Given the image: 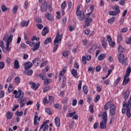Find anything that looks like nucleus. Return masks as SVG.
Here are the masks:
<instances>
[{"label": "nucleus", "mask_w": 131, "mask_h": 131, "mask_svg": "<svg viewBox=\"0 0 131 131\" xmlns=\"http://www.w3.org/2000/svg\"><path fill=\"white\" fill-rule=\"evenodd\" d=\"M109 108L110 115L112 116L115 115V112H116V106L114 105V103H112L111 101H108L104 106V109L105 111L108 110Z\"/></svg>", "instance_id": "nucleus-1"}, {"label": "nucleus", "mask_w": 131, "mask_h": 131, "mask_svg": "<svg viewBox=\"0 0 131 131\" xmlns=\"http://www.w3.org/2000/svg\"><path fill=\"white\" fill-rule=\"evenodd\" d=\"M63 38V35L62 34H61L60 35V33L57 32L56 34V36L55 37V38L54 41V49L53 50V53H56L57 50H58V48L59 47V44L56 43H60L61 40H62V39Z\"/></svg>", "instance_id": "nucleus-2"}, {"label": "nucleus", "mask_w": 131, "mask_h": 131, "mask_svg": "<svg viewBox=\"0 0 131 131\" xmlns=\"http://www.w3.org/2000/svg\"><path fill=\"white\" fill-rule=\"evenodd\" d=\"M107 112H104L102 115V120L100 122V126L101 129H104L107 127Z\"/></svg>", "instance_id": "nucleus-3"}, {"label": "nucleus", "mask_w": 131, "mask_h": 131, "mask_svg": "<svg viewBox=\"0 0 131 131\" xmlns=\"http://www.w3.org/2000/svg\"><path fill=\"white\" fill-rule=\"evenodd\" d=\"M13 95H15L14 98L15 99H18V100H22L24 98V92L21 90H14L13 92Z\"/></svg>", "instance_id": "nucleus-4"}, {"label": "nucleus", "mask_w": 131, "mask_h": 131, "mask_svg": "<svg viewBox=\"0 0 131 131\" xmlns=\"http://www.w3.org/2000/svg\"><path fill=\"white\" fill-rule=\"evenodd\" d=\"M118 60L119 63H121L122 65H126L127 64V58H125L124 54L120 53L118 57Z\"/></svg>", "instance_id": "nucleus-5"}, {"label": "nucleus", "mask_w": 131, "mask_h": 131, "mask_svg": "<svg viewBox=\"0 0 131 131\" xmlns=\"http://www.w3.org/2000/svg\"><path fill=\"white\" fill-rule=\"evenodd\" d=\"M40 78H41L42 80H44V85H48L50 84V83L52 82V79H49L47 78V76L44 74H40L39 76Z\"/></svg>", "instance_id": "nucleus-6"}, {"label": "nucleus", "mask_w": 131, "mask_h": 131, "mask_svg": "<svg viewBox=\"0 0 131 131\" xmlns=\"http://www.w3.org/2000/svg\"><path fill=\"white\" fill-rule=\"evenodd\" d=\"M76 15H77V17H78V19L80 21H82L83 19H84V13L81 11H78L76 12Z\"/></svg>", "instance_id": "nucleus-7"}, {"label": "nucleus", "mask_w": 131, "mask_h": 131, "mask_svg": "<svg viewBox=\"0 0 131 131\" xmlns=\"http://www.w3.org/2000/svg\"><path fill=\"white\" fill-rule=\"evenodd\" d=\"M101 41L102 47L104 50H106L108 47V43H107V40L106 39V38L102 37Z\"/></svg>", "instance_id": "nucleus-8"}, {"label": "nucleus", "mask_w": 131, "mask_h": 131, "mask_svg": "<svg viewBox=\"0 0 131 131\" xmlns=\"http://www.w3.org/2000/svg\"><path fill=\"white\" fill-rule=\"evenodd\" d=\"M29 84H31V89L34 90V91H37L38 90V88H39V83H35L33 82H29Z\"/></svg>", "instance_id": "nucleus-9"}, {"label": "nucleus", "mask_w": 131, "mask_h": 131, "mask_svg": "<svg viewBox=\"0 0 131 131\" xmlns=\"http://www.w3.org/2000/svg\"><path fill=\"white\" fill-rule=\"evenodd\" d=\"M32 67V63L30 61L26 62L24 63V68L25 70H29Z\"/></svg>", "instance_id": "nucleus-10"}, {"label": "nucleus", "mask_w": 131, "mask_h": 131, "mask_svg": "<svg viewBox=\"0 0 131 131\" xmlns=\"http://www.w3.org/2000/svg\"><path fill=\"white\" fill-rule=\"evenodd\" d=\"M48 10V4L47 2H44L41 6V11L42 12H47Z\"/></svg>", "instance_id": "nucleus-11"}, {"label": "nucleus", "mask_w": 131, "mask_h": 131, "mask_svg": "<svg viewBox=\"0 0 131 131\" xmlns=\"http://www.w3.org/2000/svg\"><path fill=\"white\" fill-rule=\"evenodd\" d=\"M29 22H30L29 20H23L20 23V26L21 27H28V25H29Z\"/></svg>", "instance_id": "nucleus-12"}, {"label": "nucleus", "mask_w": 131, "mask_h": 131, "mask_svg": "<svg viewBox=\"0 0 131 131\" xmlns=\"http://www.w3.org/2000/svg\"><path fill=\"white\" fill-rule=\"evenodd\" d=\"M128 82H129V78H128V76H126L125 75L124 76V79H123L122 84H123V85H125L127 84Z\"/></svg>", "instance_id": "nucleus-13"}, {"label": "nucleus", "mask_w": 131, "mask_h": 131, "mask_svg": "<svg viewBox=\"0 0 131 131\" xmlns=\"http://www.w3.org/2000/svg\"><path fill=\"white\" fill-rule=\"evenodd\" d=\"M45 16L46 17V18L47 19V20H49V21H52V20H53V19H54V16H53V15H52V14L47 12L46 13V14L45 15Z\"/></svg>", "instance_id": "nucleus-14"}, {"label": "nucleus", "mask_w": 131, "mask_h": 131, "mask_svg": "<svg viewBox=\"0 0 131 131\" xmlns=\"http://www.w3.org/2000/svg\"><path fill=\"white\" fill-rule=\"evenodd\" d=\"M48 33H49V29L48 28V26H46L43 28L42 31V35L46 36Z\"/></svg>", "instance_id": "nucleus-15"}, {"label": "nucleus", "mask_w": 131, "mask_h": 131, "mask_svg": "<svg viewBox=\"0 0 131 131\" xmlns=\"http://www.w3.org/2000/svg\"><path fill=\"white\" fill-rule=\"evenodd\" d=\"M39 47H40V42H38L34 46V47L32 48L31 49L34 52L35 51H37V50L39 49Z\"/></svg>", "instance_id": "nucleus-16"}, {"label": "nucleus", "mask_w": 131, "mask_h": 131, "mask_svg": "<svg viewBox=\"0 0 131 131\" xmlns=\"http://www.w3.org/2000/svg\"><path fill=\"white\" fill-rule=\"evenodd\" d=\"M54 121L56 126L57 127H60L61 126V124H60V118H59V117H56L54 119Z\"/></svg>", "instance_id": "nucleus-17"}, {"label": "nucleus", "mask_w": 131, "mask_h": 131, "mask_svg": "<svg viewBox=\"0 0 131 131\" xmlns=\"http://www.w3.org/2000/svg\"><path fill=\"white\" fill-rule=\"evenodd\" d=\"M121 40H122V33L121 32H120L118 33L117 36L118 43H120V42H121Z\"/></svg>", "instance_id": "nucleus-18"}, {"label": "nucleus", "mask_w": 131, "mask_h": 131, "mask_svg": "<svg viewBox=\"0 0 131 131\" xmlns=\"http://www.w3.org/2000/svg\"><path fill=\"white\" fill-rule=\"evenodd\" d=\"M13 68L14 69H19V68H20V65L19 64L18 60H17V59L15 60Z\"/></svg>", "instance_id": "nucleus-19"}, {"label": "nucleus", "mask_w": 131, "mask_h": 131, "mask_svg": "<svg viewBox=\"0 0 131 131\" xmlns=\"http://www.w3.org/2000/svg\"><path fill=\"white\" fill-rule=\"evenodd\" d=\"M93 21V18H90L88 19H86L85 20V25L87 27H89L90 25H91V23H92V21Z\"/></svg>", "instance_id": "nucleus-20"}, {"label": "nucleus", "mask_w": 131, "mask_h": 131, "mask_svg": "<svg viewBox=\"0 0 131 131\" xmlns=\"http://www.w3.org/2000/svg\"><path fill=\"white\" fill-rule=\"evenodd\" d=\"M13 117V113H11L10 111H8L6 114V118L8 120L12 119Z\"/></svg>", "instance_id": "nucleus-21"}, {"label": "nucleus", "mask_w": 131, "mask_h": 131, "mask_svg": "<svg viewBox=\"0 0 131 131\" xmlns=\"http://www.w3.org/2000/svg\"><path fill=\"white\" fill-rule=\"evenodd\" d=\"M38 119V116L37 115H36L34 117V125H36V126H38L39 125V123L37 122Z\"/></svg>", "instance_id": "nucleus-22"}, {"label": "nucleus", "mask_w": 131, "mask_h": 131, "mask_svg": "<svg viewBox=\"0 0 131 131\" xmlns=\"http://www.w3.org/2000/svg\"><path fill=\"white\" fill-rule=\"evenodd\" d=\"M20 100V108H23L25 105V103H26V99L24 98Z\"/></svg>", "instance_id": "nucleus-23"}, {"label": "nucleus", "mask_w": 131, "mask_h": 131, "mask_svg": "<svg viewBox=\"0 0 131 131\" xmlns=\"http://www.w3.org/2000/svg\"><path fill=\"white\" fill-rule=\"evenodd\" d=\"M21 82V79L19 77H16L14 79V83H15V85H19Z\"/></svg>", "instance_id": "nucleus-24"}, {"label": "nucleus", "mask_w": 131, "mask_h": 131, "mask_svg": "<svg viewBox=\"0 0 131 131\" xmlns=\"http://www.w3.org/2000/svg\"><path fill=\"white\" fill-rule=\"evenodd\" d=\"M38 61H39V58L37 57V58H35L32 61V63L33 64H34L35 66H38L39 65V63L38 62Z\"/></svg>", "instance_id": "nucleus-25"}, {"label": "nucleus", "mask_w": 131, "mask_h": 131, "mask_svg": "<svg viewBox=\"0 0 131 131\" xmlns=\"http://www.w3.org/2000/svg\"><path fill=\"white\" fill-rule=\"evenodd\" d=\"M129 96V92L128 91H126L123 94V98L125 101H127V99H128V97Z\"/></svg>", "instance_id": "nucleus-26"}, {"label": "nucleus", "mask_w": 131, "mask_h": 131, "mask_svg": "<svg viewBox=\"0 0 131 131\" xmlns=\"http://www.w3.org/2000/svg\"><path fill=\"white\" fill-rule=\"evenodd\" d=\"M105 57H106V54L101 53L98 56V61H102V60H104V59H105Z\"/></svg>", "instance_id": "nucleus-27"}, {"label": "nucleus", "mask_w": 131, "mask_h": 131, "mask_svg": "<svg viewBox=\"0 0 131 131\" xmlns=\"http://www.w3.org/2000/svg\"><path fill=\"white\" fill-rule=\"evenodd\" d=\"M71 74H72L73 76L75 78H78L77 76V71L74 69L72 70Z\"/></svg>", "instance_id": "nucleus-28"}, {"label": "nucleus", "mask_w": 131, "mask_h": 131, "mask_svg": "<svg viewBox=\"0 0 131 131\" xmlns=\"http://www.w3.org/2000/svg\"><path fill=\"white\" fill-rule=\"evenodd\" d=\"M126 115L128 118H130V116H131L130 107H126Z\"/></svg>", "instance_id": "nucleus-29"}, {"label": "nucleus", "mask_w": 131, "mask_h": 131, "mask_svg": "<svg viewBox=\"0 0 131 131\" xmlns=\"http://www.w3.org/2000/svg\"><path fill=\"white\" fill-rule=\"evenodd\" d=\"M82 90L83 94H84V95H87L89 93V88H88V86L86 85H84L82 87Z\"/></svg>", "instance_id": "nucleus-30"}, {"label": "nucleus", "mask_w": 131, "mask_h": 131, "mask_svg": "<svg viewBox=\"0 0 131 131\" xmlns=\"http://www.w3.org/2000/svg\"><path fill=\"white\" fill-rule=\"evenodd\" d=\"M66 86V78L65 77H63L62 78V82L61 84L62 89H64V88H65Z\"/></svg>", "instance_id": "nucleus-31"}, {"label": "nucleus", "mask_w": 131, "mask_h": 131, "mask_svg": "<svg viewBox=\"0 0 131 131\" xmlns=\"http://www.w3.org/2000/svg\"><path fill=\"white\" fill-rule=\"evenodd\" d=\"M12 91H14V87L13 86V84H10L8 88V93H12Z\"/></svg>", "instance_id": "nucleus-32"}, {"label": "nucleus", "mask_w": 131, "mask_h": 131, "mask_svg": "<svg viewBox=\"0 0 131 131\" xmlns=\"http://www.w3.org/2000/svg\"><path fill=\"white\" fill-rule=\"evenodd\" d=\"M117 14H119V12L116 11H111L109 12L110 16H117Z\"/></svg>", "instance_id": "nucleus-33"}, {"label": "nucleus", "mask_w": 131, "mask_h": 131, "mask_svg": "<svg viewBox=\"0 0 131 131\" xmlns=\"http://www.w3.org/2000/svg\"><path fill=\"white\" fill-rule=\"evenodd\" d=\"M67 4V1H64L61 5V10H65V9H66V5Z\"/></svg>", "instance_id": "nucleus-34"}, {"label": "nucleus", "mask_w": 131, "mask_h": 131, "mask_svg": "<svg viewBox=\"0 0 131 131\" xmlns=\"http://www.w3.org/2000/svg\"><path fill=\"white\" fill-rule=\"evenodd\" d=\"M52 42V39L51 37H48L44 41V45H48V43H51Z\"/></svg>", "instance_id": "nucleus-35"}, {"label": "nucleus", "mask_w": 131, "mask_h": 131, "mask_svg": "<svg viewBox=\"0 0 131 131\" xmlns=\"http://www.w3.org/2000/svg\"><path fill=\"white\" fill-rule=\"evenodd\" d=\"M120 7L118 5H115L113 7V10H114L116 11V12H117L118 13H120V10H119Z\"/></svg>", "instance_id": "nucleus-36"}, {"label": "nucleus", "mask_w": 131, "mask_h": 131, "mask_svg": "<svg viewBox=\"0 0 131 131\" xmlns=\"http://www.w3.org/2000/svg\"><path fill=\"white\" fill-rule=\"evenodd\" d=\"M118 52L120 54H122V53L124 52V48L122 47V46H119L118 47Z\"/></svg>", "instance_id": "nucleus-37"}, {"label": "nucleus", "mask_w": 131, "mask_h": 131, "mask_svg": "<svg viewBox=\"0 0 131 131\" xmlns=\"http://www.w3.org/2000/svg\"><path fill=\"white\" fill-rule=\"evenodd\" d=\"M54 97L53 96L51 95L49 97V105H52V103L54 102Z\"/></svg>", "instance_id": "nucleus-38"}, {"label": "nucleus", "mask_w": 131, "mask_h": 131, "mask_svg": "<svg viewBox=\"0 0 131 131\" xmlns=\"http://www.w3.org/2000/svg\"><path fill=\"white\" fill-rule=\"evenodd\" d=\"M131 72V68L128 67L126 70V74L125 75L127 76H129V74H130Z\"/></svg>", "instance_id": "nucleus-39"}, {"label": "nucleus", "mask_w": 131, "mask_h": 131, "mask_svg": "<svg viewBox=\"0 0 131 131\" xmlns=\"http://www.w3.org/2000/svg\"><path fill=\"white\" fill-rule=\"evenodd\" d=\"M18 11V6H15L12 10L13 14L16 15L17 11Z\"/></svg>", "instance_id": "nucleus-40"}, {"label": "nucleus", "mask_w": 131, "mask_h": 131, "mask_svg": "<svg viewBox=\"0 0 131 131\" xmlns=\"http://www.w3.org/2000/svg\"><path fill=\"white\" fill-rule=\"evenodd\" d=\"M26 75H31L33 74V71L32 70H30L28 71L25 72Z\"/></svg>", "instance_id": "nucleus-41"}, {"label": "nucleus", "mask_w": 131, "mask_h": 131, "mask_svg": "<svg viewBox=\"0 0 131 131\" xmlns=\"http://www.w3.org/2000/svg\"><path fill=\"white\" fill-rule=\"evenodd\" d=\"M120 80H121V77H118L116 80L114 82V85H117V84L119 83Z\"/></svg>", "instance_id": "nucleus-42"}, {"label": "nucleus", "mask_w": 131, "mask_h": 131, "mask_svg": "<svg viewBox=\"0 0 131 131\" xmlns=\"http://www.w3.org/2000/svg\"><path fill=\"white\" fill-rule=\"evenodd\" d=\"M15 115L19 117L22 116V115H23V111L19 112V111H17L16 112Z\"/></svg>", "instance_id": "nucleus-43"}, {"label": "nucleus", "mask_w": 131, "mask_h": 131, "mask_svg": "<svg viewBox=\"0 0 131 131\" xmlns=\"http://www.w3.org/2000/svg\"><path fill=\"white\" fill-rule=\"evenodd\" d=\"M1 9H2V11L3 12H7V11H8V9L9 10V8L6 7V5H3L1 7Z\"/></svg>", "instance_id": "nucleus-44"}, {"label": "nucleus", "mask_w": 131, "mask_h": 131, "mask_svg": "<svg viewBox=\"0 0 131 131\" xmlns=\"http://www.w3.org/2000/svg\"><path fill=\"white\" fill-rule=\"evenodd\" d=\"M26 43H27V45H29L30 47H33L35 45L34 42H31L30 41H26Z\"/></svg>", "instance_id": "nucleus-45"}, {"label": "nucleus", "mask_w": 131, "mask_h": 131, "mask_svg": "<svg viewBox=\"0 0 131 131\" xmlns=\"http://www.w3.org/2000/svg\"><path fill=\"white\" fill-rule=\"evenodd\" d=\"M82 84V81L81 80H79L78 84V91H81V85Z\"/></svg>", "instance_id": "nucleus-46"}, {"label": "nucleus", "mask_w": 131, "mask_h": 131, "mask_svg": "<svg viewBox=\"0 0 131 131\" xmlns=\"http://www.w3.org/2000/svg\"><path fill=\"white\" fill-rule=\"evenodd\" d=\"M76 114V112H74L73 113H69L68 114L67 117H73L74 115Z\"/></svg>", "instance_id": "nucleus-47"}, {"label": "nucleus", "mask_w": 131, "mask_h": 131, "mask_svg": "<svg viewBox=\"0 0 131 131\" xmlns=\"http://www.w3.org/2000/svg\"><path fill=\"white\" fill-rule=\"evenodd\" d=\"M91 15H92V12H89L84 15V18H85L86 20H88L90 18Z\"/></svg>", "instance_id": "nucleus-48"}, {"label": "nucleus", "mask_w": 131, "mask_h": 131, "mask_svg": "<svg viewBox=\"0 0 131 131\" xmlns=\"http://www.w3.org/2000/svg\"><path fill=\"white\" fill-rule=\"evenodd\" d=\"M115 20V17H113L111 18H110L107 22L108 23H110V24H112V23H113V22H114V20Z\"/></svg>", "instance_id": "nucleus-49"}, {"label": "nucleus", "mask_w": 131, "mask_h": 131, "mask_svg": "<svg viewBox=\"0 0 131 131\" xmlns=\"http://www.w3.org/2000/svg\"><path fill=\"white\" fill-rule=\"evenodd\" d=\"M89 111L91 113L94 112V104H91L89 106Z\"/></svg>", "instance_id": "nucleus-50"}, {"label": "nucleus", "mask_w": 131, "mask_h": 131, "mask_svg": "<svg viewBox=\"0 0 131 131\" xmlns=\"http://www.w3.org/2000/svg\"><path fill=\"white\" fill-rule=\"evenodd\" d=\"M82 62L83 64H84V65H86V57L84 56H82Z\"/></svg>", "instance_id": "nucleus-51"}, {"label": "nucleus", "mask_w": 131, "mask_h": 131, "mask_svg": "<svg viewBox=\"0 0 131 131\" xmlns=\"http://www.w3.org/2000/svg\"><path fill=\"white\" fill-rule=\"evenodd\" d=\"M125 42L127 45H131V37H129L126 39Z\"/></svg>", "instance_id": "nucleus-52"}, {"label": "nucleus", "mask_w": 131, "mask_h": 131, "mask_svg": "<svg viewBox=\"0 0 131 131\" xmlns=\"http://www.w3.org/2000/svg\"><path fill=\"white\" fill-rule=\"evenodd\" d=\"M62 56L63 57H68V56H69V51H67L63 52Z\"/></svg>", "instance_id": "nucleus-53"}, {"label": "nucleus", "mask_w": 131, "mask_h": 131, "mask_svg": "<svg viewBox=\"0 0 131 131\" xmlns=\"http://www.w3.org/2000/svg\"><path fill=\"white\" fill-rule=\"evenodd\" d=\"M45 111H46V113L49 114V115H51L52 111L51 110V109H50L49 108H46Z\"/></svg>", "instance_id": "nucleus-54"}, {"label": "nucleus", "mask_w": 131, "mask_h": 131, "mask_svg": "<svg viewBox=\"0 0 131 131\" xmlns=\"http://www.w3.org/2000/svg\"><path fill=\"white\" fill-rule=\"evenodd\" d=\"M110 47H112V48H114V46H115V42L113 41H111L110 42H108Z\"/></svg>", "instance_id": "nucleus-55"}, {"label": "nucleus", "mask_w": 131, "mask_h": 131, "mask_svg": "<svg viewBox=\"0 0 131 131\" xmlns=\"http://www.w3.org/2000/svg\"><path fill=\"white\" fill-rule=\"evenodd\" d=\"M127 30H128V28L127 27L124 28L121 30L120 32L121 33H125V32H127Z\"/></svg>", "instance_id": "nucleus-56"}, {"label": "nucleus", "mask_w": 131, "mask_h": 131, "mask_svg": "<svg viewBox=\"0 0 131 131\" xmlns=\"http://www.w3.org/2000/svg\"><path fill=\"white\" fill-rule=\"evenodd\" d=\"M72 7V2L71 1L69 2L68 3V10L69 11H70L71 7Z\"/></svg>", "instance_id": "nucleus-57"}, {"label": "nucleus", "mask_w": 131, "mask_h": 131, "mask_svg": "<svg viewBox=\"0 0 131 131\" xmlns=\"http://www.w3.org/2000/svg\"><path fill=\"white\" fill-rule=\"evenodd\" d=\"M5 68V62L3 61L0 62V69H4Z\"/></svg>", "instance_id": "nucleus-58"}, {"label": "nucleus", "mask_w": 131, "mask_h": 131, "mask_svg": "<svg viewBox=\"0 0 131 131\" xmlns=\"http://www.w3.org/2000/svg\"><path fill=\"white\" fill-rule=\"evenodd\" d=\"M35 21H36V23H38V24H40V23H41V22H42V21L41 20V18H40L39 17L36 18Z\"/></svg>", "instance_id": "nucleus-59"}, {"label": "nucleus", "mask_w": 131, "mask_h": 131, "mask_svg": "<svg viewBox=\"0 0 131 131\" xmlns=\"http://www.w3.org/2000/svg\"><path fill=\"white\" fill-rule=\"evenodd\" d=\"M28 1H26L25 2V4H24V9H25L26 10L27 9H28Z\"/></svg>", "instance_id": "nucleus-60"}, {"label": "nucleus", "mask_w": 131, "mask_h": 131, "mask_svg": "<svg viewBox=\"0 0 131 131\" xmlns=\"http://www.w3.org/2000/svg\"><path fill=\"white\" fill-rule=\"evenodd\" d=\"M51 88H50V86H47L44 88L43 92V93H47L49 90H50Z\"/></svg>", "instance_id": "nucleus-61"}, {"label": "nucleus", "mask_w": 131, "mask_h": 131, "mask_svg": "<svg viewBox=\"0 0 131 131\" xmlns=\"http://www.w3.org/2000/svg\"><path fill=\"white\" fill-rule=\"evenodd\" d=\"M12 40H13V34H11L9 37L7 39V41H9L11 42V41H12Z\"/></svg>", "instance_id": "nucleus-62"}, {"label": "nucleus", "mask_w": 131, "mask_h": 131, "mask_svg": "<svg viewBox=\"0 0 131 131\" xmlns=\"http://www.w3.org/2000/svg\"><path fill=\"white\" fill-rule=\"evenodd\" d=\"M106 38L108 42H110L111 41H112V37H111V36L110 35L106 36Z\"/></svg>", "instance_id": "nucleus-63"}, {"label": "nucleus", "mask_w": 131, "mask_h": 131, "mask_svg": "<svg viewBox=\"0 0 131 131\" xmlns=\"http://www.w3.org/2000/svg\"><path fill=\"white\" fill-rule=\"evenodd\" d=\"M77 104V100H76V99L73 100L72 101V105L75 106Z\"/></svg>", "instance_id": "nucleus-64"}]
</instances>
